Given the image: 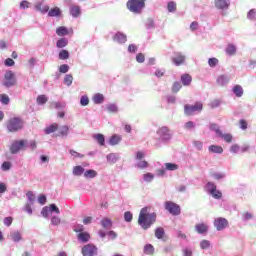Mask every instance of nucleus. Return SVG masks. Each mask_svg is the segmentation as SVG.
<instances>
[{
    "mask_svg": "<svg viewBox=\"0 0 256 256\" xmlns=\"http://www.w3.org/2000/svg\"><path fill=\"white\" fill-rule=\"evenodd\" d=\"M52 225H60L61 224V219L57 216H53L51 219Z\"/></svg>",
    "mask_w": 256,
    "mask_h": 256,
    "instance_id": "63",
    "label": "nucleus"
},
{
    "mask_svg": "<svg viewBox=\"0 0 256 256\" xmlns=\"http://www.w3.org/2000/svg\"><path fill=\"white\" fill-rule=\"evenodd\" d=\"M209 151L210 153H218L221 155V153H223V147L217 146V145H211L209 147Z\"/></svg>",
    "mask_w": 256,
    "mask_h": 256,
    "instance_id": "30",
    "label": "nucleus"
},
{
    "mask_svg": "<svg viewBox=\"0 0 256 256\" xmlns=\"http://www.w3.org/2000/svg\"><path fill=\"white\" fill-rule=\"evenodd\" d=\"M69 135V126H61L58 132L59 137H65Z\"/></svg>",
    "mask_w": 256,
    "mask_h": 256,
    "instance_id": "29",
    "label": "nucleus"
},
{
    "mask_svg": "<svg viewBox=\"0 0 256 256\" xmlns=\"http://www.w3.org/2000/svg\"><path fill=\"white\" fill-rule=\"evenodd\" d=\"M59 129V124L58 123H53L50 126L46 127L44 129V132L46 135H51V133H55Z\"/></svg>",
    "mask_w": 256,
    "mask_h": 256,
    "instance_id": "15",
    "label": "nucleus"
},
{
    "mask_svg": "<svg viewBox=\"0 0 256 256\" xmlns=\"http://www.w3.org/2000/svg\"><path fill=\"white\" fill-rule=\"evenodd\" d=\"M107 161H108V163H111V164L117 163V155H115V154H109V155L107 156Z\"/></svg>",
    "mask_w": 256,
    "mask_h": 256,
    "instance_id": "52",
    "label": "nucleus"
},
{
    "mask_svg": "<svg viewBox=\"0 0 256 256\" xmlns=\"http://www.w3.org/2000/svg\"><path fill=\"white\" fill-rule=\"evenodd\" d=\"M217 83L218 85H220L221 87H224V85H227V83H229V77L225 76V75H221L217 78Z\"/></svg>",
    "mask_w": 256,
    "mask_h": 256,
    "instance_id": "22",
    "label": "nucleus"
},
{
    "mask_svg": "<svg viewBox=\"0 0 256 256\" xmlns=\"http://www.w3.org/2000/svg\"><path fill=\"white\" fill-rule=\"evenodd\" d=\"M210 195H212L214 199H221V197H223V194L220 191H218L217 188L214 191H212Z\"/></svg>",
    "mask_w": 256,
    "mask_h": 256,
    "instance_id": "51",
    "label": "nucleus"
},
{
    "mask_svg": "<svg viewBox=\"0 0 256 256\" xmlns=\"http://www.w3.org/2000/svg\"><path fill=\"white\" fill-rule=\"evenodd\" d=\"M155 237L156 239H163V237H165V229H163V227L156 228Z\"/></svg>",
    "mask_w": 256,
    "mask_h": 256,
    "instance_id": "26",
    "label": "nucleus"
},
{
    "mask_svg": "<svg viewBox=\"0 0 256 256\" xmlns=\"http://www.w3.org/2000/svg\"><path fill=\"white\" fill-rule=\"evenodd\" d=\"M9 96L7 94H0V102L3 104V105H9Z\"/></svg>",
    "mask_w": 256,
    "mask_h": 256,
    "instance_id": "44",
    "label": "nucleus"
},
{
    "mask_svg": "<svg viewBox=\"0 0 256 256\" xmlns=\"http://www.w3.org/2000/svg\"><path fill=\"white\" fill-rule=\"evenodd\" d=\"M233 93L236 97H243V87L241 85L234 86Z\"/></svg>",
    "mask_w": 256,
    "mask_h": 256,
    "instance_id": "31",
    "label": "nucleus"
},
{
    "mask_svg": "<svg viewBox=\"0 0 256 256\" xmlns=\"http://www.w3.org/2000/svg\"><path fill=\"white\" fill-rule=\"evenodd\" d=\"M67 45H69V40L67 38H60L57 42H56V47L58 49H64V47H67Z\"/></svg>",
    "mask_w": 256,
    "mask_h": 256,
    "instance_id": "18",
    "label": "nucleus"
},
{
    "mask_svg": "<svg viewBox=\"0 0 256 256\" xmlns=\"http://www.w3.org/2000/svg\"><path fill=\"white\" fill-rule=\"evenodd\" d=\"M114 41H116L117 43H126L127 42V36H125L122 33H117L114 37H113Z\"/></svg>",
    "mask_w": 256,
    "mask_h": 256,
    "instance_id": "20",
    "label": "nucleus"
},
{
    "mask_svg": "<svg viewBox=\"0 0 256 256\" xmlns=\"http://www.w3.org/2000/svg\"><path fill=\"white\" fill-rule=\"evenodd\" d=\"M137 167L139 169H147V167H149V162L145 161V160H142V161L137 163Z\"/></svg>",
    "mask_w": 256,
    "mask_h": 256,
    "instance_id": "49",
    "label": "nucleus"
},
{
    "mask_svg": "<svg viewBox=\"0 0 256 256\" xmlns=\"http://www.w3.org/2000/svg\"><path fill=\"white\" fill-rule=\"evenodd\" d=\"M230 151L231 153H239V151H241V147L239 144H234L230 147Z\"/></svg>",
    "mask_w": 256,
    "mask_h": 256,
    "instance_id": "59",
    "label": "nucleus"
},
{
    "mask_svg": "<svg viewBox=\"0 0 256 256\" xmlns=\"http://www.w3.org/2000/svg\"><path fill=\"white\" fill-rule=\"evenodd\" d=\"M203 111V103L202 102H195L194 105L186 104L184 106V113L185 115L191 116L195 115V113H201Z\"/></svg>",
    "mask_w": 256,
    "mask_h": 256,
    "instance_id": "5",
    "label": "nucleus"
},
{
    "mask_svg": "<svg viewBox=\"0 0 256 256\" xmlns=\"http://www.w3.org/2000/svg\"><path fill=\"white\" fill-rule=\"evenodd\" d=\"M23 120L21 118H11L8 120L6 127L9 131V133H16V131H21L23 129Z\"/></svg>",
    "mask_w": 256,
    "mask_h": 256,
    "instance_id": "3",
    "label": "nucleus"
},
{
    "mask_svg": "<svg viewBox=\"0 0 256 256\" xmlns=\"http://www.w3.org/2000/svg\"><path fill=\"white\" fill-rule=\"evenodd\" d=\"M64 83H65V85H67L68 87H71V85L73 84V75L67 74V75L64 77Z\"/></svg>",
    "mask_w": 256,
    "mask_h": 256,
    "instance_id": "42",
    "label": "nucleus"
},
{
    "mask_svg": "<svg viewBox=\"0 0 256 256\" xmlns=\"http://www.w3.org/2000/svg\"><path fill=\"white\" fill-rule=\"evenodd\" d=\"M214 227L217 231H223V229H227V227H229V221L223 217L216 218L214 220Z\"/></svg>",
    "mask_w": 256,
    "mask_h": 256,
    "instance_id": "8",
    "label": "nucleus"
},
{
    "mask_svg": "<svg viewBox=\"0 0 256 256\" xmlns=\"http://www.w3.org/2000/svg\"><path fill=\"white\" fill-rule=\"evenodd\" d=\"M104 99L103 94H96L93 97V101L96 105L103 103Z\"/></svg>",
    "mask_w": 256,
    "mask_h": 256,
    "instance_id": "38",
    "label": "nucleus"
},
{
    "mask_svg": "<svg viewBox=\"0 0 256 256\" xmlns=\"http://www.w3.org/2000/svg\"><path fill=\"white\" fill-rule=\"evenodd\" d=\"M107 109H108L109 113H117V111H118L117 105H115V104L108 105Z\"/></svg>",
    "mask_w": 256,
    "mask_h": 256,
    "instance_id": "60",
    "label": "nucleus"
},
{
    "mask_svg": "<svg viewBox=\"0 0 256 256\" xmlns=\"http://www.w3.org/2000/svg\"><path fill=\"white\" fill-rule=\"evenodd\" d=\"M17 84V79H15V73L9 70L4 75V86L5 87H13Z\"/></svg>",
    "mask_w": 256,
    "mask_h": 256,
    "instance_id": "7",
    "label": "nucleus"
},
{
    "mask_svg": "<svg viewBox=\"0 0 256 256\" xmlns=\"http://www.w3.org/2000/svg\"><path fill=\"white\" fill-rule=\"evenodd\" d=\"M10 237L12 239V241H14L15 243L21 241L22 237H21V233L19 232H13L10 234Z\"/></svg>",
    "mask_w": 256,
    "mask_h": 256,
    "instance_id": "40",
    "label": "nucleus"
},
{
    "mask_svg": "<svg viewBox=\"0 0 256 256\" xmlns=\"http://www.w3.org/2000/svg\"><path fill=\"white\" fill-rule=\"evenodd\" d=\"M226 53L227 55H235V53H237V48L235 47V45L229 44L226 47Z\"/></svg>",
    "mask_w": 256,
    "mask_h": 256,
    "instance_id": "35",
    "label": "nucleus"
},
{
    "mask_svg": "<svg viewBox=\"0 0 256 256\" xmlns=\"http://www.w3.org/2000/svg\"><path fill=\"white\" fill-rule=\"evenodd\" d=\"M137 63H145V55L143 53H138L136 55Z\"/></svg>",
    "mask_w": 256,
    "mask_h": 256,
    "instance_id": "57",
    "label": "nucleus"
},
{
    "mask_svg": "<svg viewBox=\"0 0 256 256\" xmlns=\"http://www.w3.org/2000/svg\"><path fill=\"white\" fill-rule=\"evenodd\" d=\"M70 15H72V17H79V15H81V8L79 6H72L70 8Z\"/></svg>",
    "mask_w": 256,
    "mask_h": 256,
    "instance_id": "24",
    "label": "nucleus"
},
{
    "mask_svg": "<svg viewBox=\"0 0 256 256\" xmlns=\"http://www.w3.org/2000/svg\"><path fill=\"white\" fill-rule=\"evenodd\" d=\"M36 9L37 11H41V13H47L49 12V6L39 2L38 4H36Z\"/></svg>",
    "mask_w": 256,
    "mask_h": 256,
    "instance_id": "28",
    "label": "nucleus"
},
{
    "mask_svg": "<svg viewBox=\"0 0 256 256\" xmlns=\"http://www.w3.org/2000/svg\"><path fill=\"white\" fill-rule=\"evenodd\" d=\"M182 87L181 82H174L172 85V93H179Z\"/></svg>",
    "mask_w": 256,
    "mask_h": 256,
    "instance_id": "41",
    "label": "nucleus"
},
{
    "mask_svg": "<svg viewBox=\"0 0 256 256\" xmlns=\"http://www.w3.org/2000/svg\"><path fill=\"white\" fill-rule=\"evenodd\" d=\"M94 139L97 141V143L103 147L105 145V136L103 134H96L94 135Z\"/></svg>",
    "mask_w": 256,
    "mask_h": 256,
    "instance_id": "32",
    "label": "nucleus"
},
{
    "mask_svg": "<svg viewBox=\"0 0 256 256\" xmlns=\"http://www.w3.org/2000/svg\"><path fill=\"white\" fill-rule=\"evenodd\" d=\"M69 57H70L69 50H65V49L60 50L58 54V58L60 59V61H65L69 59Z\"/></svg>",
    "mask_w": 256,
    "mask_h": 256,
    "instance_id": "21",
    "label": "nucleus"
},
{
    "mask_svg": "<svg viewBox=\"0 0 256 256\" xmlns=\"http://www.w3.org/2000/svg\"><path fill=\"white\" fill-rule=\"evenodd\" d=\"M145 1L147 0H128L126 3L127 9H129L131 13L139 14L145 9Z\"/></svg>",
    "mask_w": 256,
    "mask_h": 256,
    "instance_id": "2",
    "label": "nucleus"
},
{
    "mask_svg": "<svg viewBox=\"0 0 256 256\" xmlns=\"http://www.w3.org/2000/svg\"><path fill=\"white\" fill-rule=\"evenodd\" d=\"M27 143L28 141L25 139L13 141L10 145V152L12 155H16L19 151H25V149H27Z\"/></svg>",
    "mask_w": 256,
    "mask_h": 256,
    "instance_id": "4",
    "label": "nucleus"
},
{
    "mask_svg": "<svg viewBox=\"0 0 256 256\" xmlns=\"http://www.w3.org/2000/svg\"><path fill=\"white\" fill-rule=\"evenodd\" d=\"M83 173H85V168L83 166H75L73 168V175H76V177H80Z\"/></svg>",
    "mask_w": 256,
    "mask_h": 256,
    "instance_id": "27",
    "label": "nucleus"
},
{
    "mask_svg": "<svg viewBox=\"0 0 256 256\" xmlns=\"http://www.w3.org/2000/svg\"><path fill=\"white\" fill-rule=\"evenodd\" d=\"M215 7L217 9H229L231 5L230 0H214Z\"/></svg>",
    "mask_w": 256,
    "mask_h": 256,
    "instance_id": "11",
    "label": "nucleus"
},
{
    "mask_svg": "<svg viewBox=\"0 0 256 256\" xmlns=\"http://www.w3.org/2000/svg\"><path fill=\"white\" fill-rule=\"evenodd\" d=\"M221 105V100H213L211 103H210V107L212 109H215L217 107H219Z\"/></svg>",
    "mask_w": 256,
    "mask_h": 256,
    "instance_id": "61",
    "label": "nucleus"
},
{
    "mask_svg": "<svg viewBox=\"0 0 256 256\" xmlns=\"http://www.w3.org/2000/svg\"><path fill=\"white\" fill-rule=\"evenodd\" d=\"M122 139L123 138L121 137V135H113V136L110 137L109 143L112 146L119 145V143H121Z\"/></svg>",
    "mask_w": 256,
    "mask_h": 256,
    "instance_id": "17",
    "label": "nucleus"
},
{
    "mask_svg": "<svg viewBox=\"0 0 256 256\" xmlns=\"http://www.w3.org/2000/svg\"><path fill=\"white\" fill-rule=\"evenodd\" d=\"M165 168H166L168 171H177V169H179V165L173 164V163H166V164H165Z\"/></svg>",
    "mask_w": 256,
    "mask_h": 256,
    "instance_id": "43",
    "label": "nucleus"
},
{
    "mask_svg": "<svg viewBox=\"0 0 256 256\" xmlns=\"http://www.w3.org/2000/svg\"><path fill=\"white\" fill-rule=\"evenodd\" d=\"M208 65H209V67H217V65H219V59H217V58H210L208 60Z\"/></svg>",
    "mask_w": 256,
    "mask_h": 256,
    "instance_id": "47",
    "label": "nucleus"
},
{
    "mask_svg": "<svg viewBox=\"0 0 256 256\" xmlns=\"http://www.w3.org/2000/svg\"><path fill=\"white\" fill-rule=\"evenodd\" d=\"M69 72V65L62 64L59 67V73H68Z\"/></svg>",
    "mask_w": 256,
    "mask_h": 256,
    "instance_id": "54",
    "label": "nucleus"
},
{
    "mask_svg": "<svg viewBox=\"0 0 256 256\" xmlns=\"http://www.w3.org/2000/svg\"><path fill=\"white\" fill-rule=\"evenodd\" d=\"M247 18L250 19L251 21H255V19H256V10L251 9L247 14Z\"/></svg>",
    "mask_w": 256,
    "mask_h": 256,
    "instance_id": "50",
    "label": "nucleus"
},
{
    "mask_svg": "<svg viewBox=\"0 0 256 256\" xmlns=\"http://www.w3.org/2000/svg\"><path fill=\"white\" fill-rule=\"evenodd\" d=\"M239 125H240V129H242L243 131H246V129L248 127L247 120L241 119L239 121Z\"/></svg>",
    "mask_w": 256,
    "mask_h": 256,
    "instance_id": "58",
    "label": "nucleus"
},
{
    "mask_svg": "<svg viewBox=\"0 0 256 256\" xmlns=\"http://www.w3.org/2000/svg\"><path fill=\"white\" fill-rule=\"evenodd\" d=\"M59 15H61V9L59 7H54L48 12V17H59Z\"/></svg>",
    "mask_w": 256,
    "mask_h": 256,
    "instance_id": "23",
    "label": "nucleus"
},
{
    "mask_svg": "<svg viewBox=\"0 0 256 256\" xmlns=\"http://www.w3.org/2000/svg\"><path fill=\"white\" fill-rule=\"evenodd\" d=\"M195 230L199 234L207 233V231H209V226H207L205 223L196 224Z\"/></svg>",
    "mask_w": 256,
    "mask_h": 256,
    "instance_id": "13",
    "label": "nucleus"
},
{
    "mask_svg": "<svg viewBox=\"0 0 256 256\" xmlns=\"http://www.w3.org/2000/svg\"><path fill=\"white\" fill-rule=\"evenodd\" d=\"M80 104L82 105V107H86V105H89V97L82 96L80 99Z\"/></svg>",
    "mask_w": 256,
    "mask_h": 256,
    "instance_id": "55",
    "label": "nucleus"
},
{
    "mask_svg": "<svg viewBox=\"0 0 256 256\" xmlns=\"http://www.w3.org/2000/svg\"><path fill=\"white\" fill-rule=\"evenodd\" d=\"M84 177H86V179H95V177H97V171L87 170L84 172Z\"/></svg>",
    "mask_w": 256,
    "mask_h": 256,
    "instance_id": "33",
    "label": "nucleus"
},
{
    "mask_svg": "<svg viewBox=\"0 0 256 256\" xmlns=\"http://www.w3.org/2000/svg\"><path fill=\"white\" fill-rule=\"evenodd\" d=\"M211 131H215V133L219 136L221 135V129H219V126L215 123L210 124Z\"/></svg>",
    "mask_w": 256,
    "mask_h": 256,
    "instance_id": "48",
    "label": "nucleus"
},
{
    "mask_svg": "<svg viewBox=\"0 0 256 256\" xmlns=\"http://www.w3.org/2000/svg\"><path fill=\"white\" fill-rule=\"evenodd\" d=\"M158 135L163 139L164 141H167L171 139V133L169 132V128L167 127H162L158 130Z\"/></svg>",
    "mask_w": 256,
    "mask_h": 256,
    "instance_id": "10",
    "label": "nucleus"
},
{
    "mask_svg": "<svg viewBox=\"0 0 256 256\" xmlns=\"http://www.w3.org/2000/svg\"><path fill=\"white\" fill-rule=\"evenodd\" d=\"M47 101H49V98H47L46 95H39L37 98H36V103L38 105H45V103H47Z\"/></svg>",
    "mask_w": 256,
    "mask_h": 256,
    "instance_id": "34",
    "label": "nucleus"
},
{
    "mask_svg": "<svg viewBox=\"0 0 256 256\" xmlns=\"http://www.w3.org/2000/svg\"><path fill=\"white\" fill-rule=\"evenodd\" d=\"M192 81H193V78L189 74H183L181 76V82L186 87H188V85H191Z\"/></svg>",
    "mask_w": 256,
    "mask_h": 256,
    "instance_id": "16",
    "label": "nucleus"
},
{
    "mask_svg": "<svg viewBox=\"0 0 256 256\" xmlns=\"http://www.w3.org/2000/svg\"><path fill=\"white\" fill-rule=\"evenodd\" d=\"M56 34L59 37H65V35H69V30L65 26H60L56 29Z\"/></svg>",
    "mask_w": 256,
    "mask_h": 256,
    "instance_id": "19",
    "label": "nucleus"
},
{
    "mask_svg": "<svg viewBox=\"0 0 256 256\" xmlns=\"http://www.w3.org/2000/svg\"><path fill=\"white\" fill-rule=\"evenodd\" d=\"M149 208H142L138 217V225L142 227V229L147 230L157 221L156 213H148Z\"/></svg>",
    "mask_w": 256,
    "mask_h": 256,
    "instance_id": "1",
    "label": "nucleus"
},
{
    "mask_svg": "<svg viewBox=\"0 0 256 256\" xmlns=\"http://www.w3.org/2000/svg\"><path fill=\"white\" fill-rule=\"evenodd\" d=\"M218 137L224 139L226 143H231L233 141V135L231 134H223V132H220V135Z\"/></svg>",
    "mask_w": 256,
    "mask_h": 256,
    "instance_id": "36",
    "label": "nucleus"
},
{
    "mask_svg": "<svg viewBox=\"0 0 256 256\" xmlns=\"http://www.w3.org/2000/svg\"><path fill=\"white\" fill-rule=\"evenodd\" d=\"M172 61L176 65V67H179V65H183V63H185V55H183L181 52H178L172 58Z\"/></svg>",
    "mask_w": 256,
    "mask_h": 256,
    "instance_id": "12",
    "label": "nucleus"
},
{
    "mask_svg": "<svg viewBox=\"0 0 256 256\" xmlns=\"http://www.w3.org/2000/svg\"><path fill=\"white\" fill-rule=\"evenodd\" d=\"M81 252L83 256H95L97 255V248L93 244H87L82 247Z\"/></svg>",
    "mask_w": 256,
    "mask_h": 256,
    "instance_id": "9",
    "label": "nucleus"
},
{
    "mask_svg": "<svg viewBox=\"0 0 256 256\" xmlns=\"http://www.w3.org/2000/svg\"><path fill=\"white\" fill-rule=\"evenodd\" d=\"M144 253L145 255H154L155 254V247L151 244H146L144 246Z\"/></svg>",
    "mask_w": 256,
    "mask_h": 256,
    "instance_id": "25",
    "label": "nucleus"
},
{
    "mask_svg": "<svg viewBox=\"0 0 256 256\" xmlns=\"http://www.w3.org/2000/svg\"><path fill=\"white\" fill-rule=\"evenodd\" d=\"M26 196L28 198V201H30L31 203H33V201H35V194H33V192H31V191L27 192Z\"/></svg>",
    "mask_w": 256,
    "mask_h": 256,
    "instance_id": "64",
    "label": "nucleus"
},
{
    "mask_svg": "<svg viewBox=\"0 0 256 256\" xmlns=\"http://www.w3.org/2000/svg\"><path fill=\"white\" fill-rule=\"evenodd\" d=\"M216 189H217V186L215 185V183L208 182L206 184V190L208 191V193H211L212 191H215Z\"/></svg>",
    "mask_w": 256,
    "mask_h": 256,
    "instance_id": "46",
    "label": "nucleus"
},
{
    "mask_svg": "<svg viewBox=\"0 0 256 256\" xmlns=\"http://www.w3.org/2000/svg\"><path fill=\"white\" fill-rule=\"evenodd\" d=\"M184 129L186 131H192V129H195V122L193 121H188L184 124Z\"/></svg>",
    "mask_w": 256,
    "mask_h": 256,
    "instance_id": "45",
    "label": "nucleus"
},
{
    "mask_svg": "<svg viewBox=\"0 0 256 256\" xmlns=\"http://www.w3.org/2000/svg\"><path fill=\"white\" fill-rule=\"evenodd\" d=\"M211 243L208 240H203L200 242L201 249H209Z\"/></svg>",
    "mask_w": 256,
    "mask_h": 256,
    "instance_id": "56",
    "label": "nucleus"
},
{
    "mask_svg": "<svg viewBox=\"0 0 256 256\" xmlns=\"http://www.w3.org/2000/svg\"><path fill=\"white\" fill-rule=\"evenodd\" d=\"M124 219L127 223H131V221H133V214H131L129 211L125 212Z\"/></svg>",
    "mask_w": 256,
    "mask_h": 256,
    "instance_id": "53",
    "label": "nucleus"
},
{
    "mask_svg": "<svg viewBox=\"0 0 256 256\" xmlns=\"http://www.w3.org/2000/svg\"><path fill=\"white\" fill-rule=\"evenodd\" d=\"M2 171H9L11 169V162H4L1 166Z\"/></svg>",
    "mask_w": 256,
    "mask_h": 256,
    "instance_id": "62",
    "label": "nucleus"
},
{
    "mask_svg": "<svg viewBox=\"0 0 256 256\" xmlns=\"http://www.w3.org/2000/svg\"><path fill=\"white\" fill-rule=\"evenodd\" d=\"M77 237L78 240L82 243H87L89 239H91V234H89L88 232H80Z\"/></svg>",
    "mask_w": 256,
    "mask_h": 256,
    "instance_id": "14",
    "label": "nucleus"
},
{
    "mask_svg": "<svg viewBox=\"0 0 256 256\" xmlns=\"http://www.w3.org/2000/svg\"><path fill=\"white\" fill-rule=\"evenodd\" d=\"M101 225L104 227V229H109L113 223L111 222V219L109 218H104L101 220Z\"/></svg>",
    "mask_w": 256,
    "mask_h": 256,
    "instance_id": "39",
    "label": "nucleus"
},
{
    "mask_svg": "<svg viewBox=\"0 0 256 256\" xmlns=\"http://www.w3.org/2000/svg\"><path fill=\"white\" fill-rule=\"evenodd\" d=\"M167 9L169 13H175L177 11V3L176 2H168Z\"/></svg>",
    "mask_w": 256,
    "mask_h": 256,
    "instance_id": "37",
    "label": "nucleus"
},
{
    "mask_svg": "<svg viewBox=\"0 0 256 256\" xmlns=\"http://www.w3.org/2000/svg\"><path fill=\"white\" fill-rule=\"evenodd\" d=\"M164 207L170 215H174V217H177V215H181V206H179L177 203L172 201H166L164 203Z\"/></svg>",
    "mask_w": 256,
    "mask_h": 256,
    "instance_id": "6",
    "label": "nucleus"
}]
</instances>
